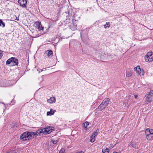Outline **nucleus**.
Here are the masks:
<instances>
[{
	"instance_id": "obj_30",
	"label": "nucleus",
	"mask_w": 153,
	"mask_h": 153,
	"mask_svg": "<svg viewBox=\"0 0 153 153\" xmlns=\"http://www.w3.org/2000/svg\"><path fill=\"white\" fill-rule=\"evenodd\" d=\"M134 97L136 99L137 98V95H134Z\"/></svg>"
},
{
	"instance_id": "obj_25",
	"label": "nucleus",
	"mask_w": 153,
	"mask_h": 153,
	"mask_svg": "<svg viewBox=\"0 0 153 153\" xmlns=\"http://www.w3.org/2000/svg\"><path fill=\"white\" fill-rule=\"evenodd\" d=\"M95 137L92 135L90 137V141L91 143H93L94 141V138Z\"/></svg>"
},
{
	"instance_id": "obj_20",
	"label": "nucleus",
	"mask_w": 153,
	"mask_h": 153,
	"mask_svg": "<svg viewBox=\"0 0 153 153\" xmlns=\"http://www.w3.org/2000/svg\"><path fill=\"white\" fill-rule=\"evenodd\" d=\"M99 131V129L97 128L95 131L93 132L92 134V135L95 137V136H96L98 134Z\"/></svg>"
},
{
	"instance_id": "obj_4",
	"label": "nucleus",
	"mask_w": 153,
	"mask_h": 153,
	"mask_svg": "<svg viewBox=\"0 0 153 153\" xmlns=\"http://www.w3.org/2000/svg\"><path fill=\"white\" fill-rule=\"evenodd\" d=\"M35 26L38 29L39 31H43V27H42L40 22L39 21H36L35 23Z\"/></svg>"
},
{
	"instance_id": "obj_15",
	"label": "nucleus",
	"mask_w": 153,
	"mask_h": 153,
	"mask_svg": "<svg viewBox=\"0 0 153 153\" xmlns=\"http://www.w3.org/2000/svg\"><path fill=\"white\" fill-rule=\"evenodd\" d=\"M109 151V150L106 147H105L102 150V152L103 153H108Z\"/></svg>"
},
{
	"instance_id": "obj_23",
	"label": "nucleus",
	"mask_w": 153,
	"mask_h": 153,
	"mask_svg": "<svg viewBox=\"0 0 153 153\" xmlns=\"http://www.w3.org/2000/svg\"><path fill=\"white\" fill-rule=\"evenodd\" d=\"M5 26V23L1 20H0V26H2L3 27H4Z\"/></svg>"
},
{
	"instance_id": "obj_7",
	"label": "nucleus",
	"mask_w": 153,
	"mask_h": 153,
	"mask_svg": "<svg viewBox=\"0 0 153 153\" xmlns=\"http://www.w3.org/2000/svg\"><path fill=\"white\" fill-rule=\"evenodd\" d=\"M45 54L48 57H51L53 54V51L51 50H48L45 51Z\"/></svg>"
},
{
	"instance_id": "obj_27",
	"label": "nucleus",
	"mask_w": 153,
	"mask_h": 153,
	"mask_svg": "<svg viewBox=\"0 0 153 153\" xmlns=\"http://www.w3.org/2000/svg\"><path fill=\"white\" fill-rule=\"evenodd\" d=\"M65 150L63 149H61L59 151V153H65Z\"/></svg>"
},
{
	"instance_id": "obj_3",
	"label": "nucleus",
	"mask_w": 153,
	"mask_h": 153,
	"mask_svg": "<svg viewBox=\"0 0 153 153\" xmlns=\"http://www.w3.org/2000/svg\"><path fill=\"white\" fill-rule=\"evenodd\" d=\"M147 95L146 101L148 102H151L153 98V91L151 90L148 92Z\"/></svg>"
},
{
	"instance_id": "obj_31",
	"label": "nucleus",
	"mask_w": 153,
	"mask_h": 153,
	"mask_svg": "<svg viewBox=\"0 0 153 153\" xmlns=\"http://www.w3.org/2000/svg\"><path fill=\"white\" fill-rule=\"evenodd\" d=\"M113 153H121V152H117L115 151H114Z\"/></svg>"
},
{
	"instance_id": "obj_28",
	"label": "nucleus",
	"mask_w": 153,
	"mask_h": 153,
	"mask_svg": "<svg viewBox=\"0 0 153 153\" xmlns=\"http://www.w3.org/2000/svg\"><path fill=\"white\" fill-rule=\"evenodd\" d=\"M52 142L53 144H56L58 142V140H52Z\"/></svg>"
},
{
	"instance_id": "obj_8",
	"label": "nucleus",
	"mask_w": 153,
	"mask_h": 153,
	"mask_svg": "<svg viewBox=\"0 0 153 153\" xmlns=\"http://www.w3.org/2000/svg\"><path fill=\"white\" fill-rule=\"evenodd\" d=\"M145 59L146 61L148 62H152L153 61V56H145Z\"/></svg>"
},
{
	"instance_id": "obj_12",
	"label": "nucleus",
	"mask_w": 153,
	"mask_h": 153,
	"mask_svg": "<svg viewBox=\"0 0 153 153\" xmlns=\"http://www.w3.org/2000/svg\"><path fill=\"white\" fill-rule=\"evenodd\" d=\"M130 145L134 148L136 149L138 148V144L137 143L131 142L130 143Z\"/></svg>"
},
{
	"instance_id": "obj_11",
	"label": "nucleus",
	"mask_w": 153,
	"mask_h": 153,
	"mask_svg": "<svg viewBox=\"0 0 153 153\" xmlns=\"http://www.w3.org/2000/svg\"><path fill=\"white\" fill-rule=\"evenodd\" d=\"M109 102V99L108 98H106L102 102V103L106 107L107 106Z\"/></svg>"
},
{
	"instance_id": "obj_17",
	"label": "nucleus",
	"mask_w": 153,
	"mask_h": 153,
	"mask_svg": "<svg viewBox=\"0 0 153 153\" xmlns=\"http://www.w3.org/2000/svg\"><path fill=\"white\" fill-rule=\"evenodd\" d=\"M145 132L146 133L149 132V134H153V130L149 128H147L146 129L145 131Z\"/></svg>"
},
{
	"instance_id": "obj_5",
	"label": "nucleus",
	"mask_w": 153,
	"mask_h": 153,
	"mask_svg": "<svg viewBox=\"0 0 153 153\" xmlns=\"http://www.w3.org/2000/svg\"><path fill=\"white\" fill-rule=\"evenodd\" d=\"M27 2V0H19L18 1L20 5L23 7H26Z\"/></svg>"
},
{
	"instance_id": "obj_10",
	"label": "nucleus",
	"mask_w": 153,
	"mask_h": 153,
	"mask_svg": "<svg viewBox=\"0 0 153 153\" xmlns=\"http://www.w3.org/2000/svg\"><path fill=\"white\" fill-rule=\"evenodd\" d=\"M47 102L50 103H53L56 102V99L54 97H52L47 100Z\"/></svg>"
},
{
	"instance_id": "obj_19",
	"label": "nucleus",
	"mask_w": 153,
	"mask_h": 153,
	"mask_svg": "<svg viewBox=\"0 0 153 153\" xmlns=\"http://www.w3.org/2000/svg\"><path fill=\"white\" fill-rule=\"evenodd\" d=\"M123 104L125 105V106H127L128 105H129V103H128V99H125L123 102Z\"/></svg>"
},
{
	"instance_id": "obj_18",
	"label": "nucleus",
	"mask_w": 153,
	"mask_h": 153,
	"mask_svg": "<svg viewBox=\"0 0 153 153\" xmlns=\"http://www.w3.org/2000/svg\"><path fill=\"white\" fill-rule=\"evenodd\" d=\"M132 73L131 71H126V77H129L131 76Z\"/></svg>"
},
{
	"instance_id": "obj_9",
	"label": "nucleus",
	"mask_w": 153,
	"mask_h": 153,
	"mask_svg": "<svg viewBox=\"0 0 153 153\" xmlns=\"http://www.w3.org/2000/svg\"><path fill=\"white\" fill-rule=\"evenodd\" d=\"M12 58L13 59L12 60V63L13 65H17L19 63L18 60L14 57H12Z\"/></svg>"
},
{
	"instance_id": "obj_14",
	"label": "nucleus",
	"mask_w": 153,
	"mask_h": 153,
	"mask_svg": "<svg viewBox=\"0 0 153 153\" xmlns=\"http://www.w3.org/2000/svg\"><path fill=\"white\" fill-rule=\"evenodd\" d=\"M56 111L55 110L53 111L52 109H51L50 110V111H48L47 112V115H50L51 116L52 115H53L54 113Z\"/></svg>"
},
{
	"instance_id": "obj_16",
	"label": "nucleus",
	"mask_w": 153,
	"mask_h": 153,
	"mask_svg": "<svg viewBox=\"0 0 153 153\" xmlns=\"http://www.w3.org/2000/svg\"><path fill=\"white\" fill-rule=\"evenodd\" d=\"M153 137V135L151 134H148L146 135V139L148 140H151L152 137Z\"/></svg>"
},
{
	"instance_id": "obj_29",
	"label": "nucleus",
	"mask_w": 153,
	"mask_h": 153,
	"mask_svg": "<svg viewBox=\"0 0 153 153\" xmlns=\"http://www.w3.org/2000/svg\"><path fill=\"white\" fill-rule=\"evenodd\" d=\"M3 56V54L2 53V51H0V59Z\"/></svg>"
},
{
	"instance_id": "obj_22",
	"label": "nucleus",
	"mask_w": 153,
	"mask_h": 153,
	"mask_svg": "<svg viewBox=\"0 0 153 153\" xmlns=\"http://www.w3.org/2000/svg\"><path fill=\"white\" fill-rule=\"evenodd\" d=\"M145 56H153V54H152V51L149 52Z\"/></svg>"
},
{
	"instance_id": "obj_32",
	"label": "nucleus",
	"mask_w": 153,
	"mask_h": 153,
	"mask_svg": "<svg viewBox=\"0 0 153 153\" xmlns=\"http://www.w3.org/2000/svg\"><path fill=\"white\" fill-rule=\"evenodd\" d=\"M16 20H19V19H16Z\"/></svg>"
},
{
	"instance_id": "obj_6",
	"label": "nucleus",
	"mask_w": 153,
	"mask_h": 153,
	"mask_svg": "<svg viewBox=\"0 0 153 153\" xmlns=\"http://www.w3.org/2000/svg\"><path fill=\"white\" fill-rule=\"evenodd\" d=\"M134 70L137 71L138 74L140 76L143 75V70H142L140 68V67L138 66L134 68Z\"/></svg>"
},
{
	"instance_id": "obj_33",
	"label": "nucleus",
	"mask_w": 153,
	"mask_h": 153,
	"mask_svg": "<svg viewBox=\"0 0 153 153\" xmlns=\"http://www.w3.org/2000/svg\"><path fill=\"white\" fill-rule=\"evenodd\" d=\"M8 153H12V152H9Z\"/></svg>"
},
{
	"instance_id": "obj_1",
	"label": "nucleus",
	"mask_w": 153,
	"mask_h": 153,
	"mask_svg": "<svg viewBox=\"0 0 153 153\" xmlns=\"http://www.w3.org/2000/svg\"><path fill=\"white\" fill-rule=\"evenodd\" d=\"M35 135H37L36 132H25L21 135L20 139L23 140H28L32 137H34Z\"/></svg>"
},
{
	"instance_id": "obj_26",
	"label": "nucleus",
	"mask_w": 153,
	"mask_h": 153,
	"mask_svg": "<svg viewBox=\"0 0 153 153\" xmlns=\"http://www.w3.org/2000/svg\"><path fill=\"white\" fill-rule=\"evenodd\" d=\"M104 27L105 28H106L107 27H109L110 25L109 23L108 22H107L105 25H104Z\"/></svg>"
},
{
	"instance_id": "obj_24",
	"label": "nucleus",
	"mask_w": 153,
	"mask_h": 153,
	"mask_svg": "<svg viewBox=\"0 0 153 153\" xmlns=\"http://www.w3.org/2000/svg\"><path fill=\"white\" fill-rule=\"evenodd\" d=\"M84 125L85 129L86 130L87 129V126L89 125V123L88 122H86L83 124Z\"/></svg>"
},
{
	"instance_id": "obj_13",
	"label": "nucleus",
	"mask_w": 153,
	"mask_h": 153,
	"mask_svg": "<svg viewBox=\"0 0 153 153\" xmlns=\"http://www.w3.org/2000/svg\"><path fill=\"white\" fill-rule=\"evenodd\" d=\"M106 107L102 102L98 107V109L100 111H101L104 109Z\"/></svg>"
},
{
	"instance_id": "obj_21",
	"label": "nucleus",
	"mask_w": 153,
	"mask_h": 153,
	"mask_svg": "<svg viewBox=\"0 0 153 153\" xmlns=\"http://www.w3.org/2000/svg\"><path fill=\"white\" fill-rule=\"evenodd\" d=\"M13 59L12 57L9 59L6 62V64H9L11 62H12V60H13Z\"/></svg>"
},
{
	"instance_id": "obj_2",
	"label": "nucleus",
	"mask_w": 153,
	"mask_h": 153,
	"mask_svg": "<svg viewBox=\"0 0 153 153\" xmlns=\"http://www.w3.org/2000/svg\"><path fill=\"white\" fill-rule=\"evenodd\" d=\"M54 130L53 127L49 126L41 130H38L36 132L37 135H40V134L43 133L44 134H48Z\"/></svg>"
}]
</instances>
